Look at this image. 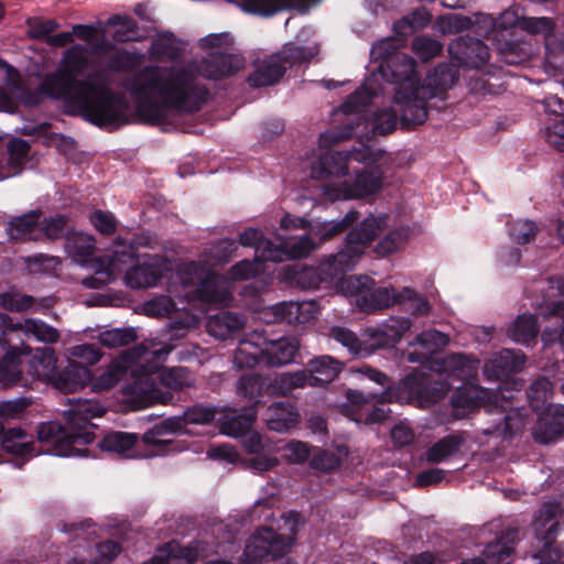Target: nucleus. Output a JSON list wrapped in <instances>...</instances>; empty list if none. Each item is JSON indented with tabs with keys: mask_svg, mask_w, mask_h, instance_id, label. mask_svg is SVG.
Here are the masks:
<instances>
[{
	"mask_svg": "<svg viewBox=\"0 0 564 564\" xmlns=\"http://www.w3.org/2000/svg\"><path fill=\"white\" fill-rule=\"evenodd\" d=\"M86 39L88 41L85 46L75 45L66 51L57 70L46 75L34 91L22 85L14 67L0 59V70L6 74L4 85L25 106L40 104L42 95H46L62 100L67 113L79 116L97 127L121 126L126 123V98L113 91L109 83L96 72V59L105 51L95 43L99 37Z\"/></svg>",
	"mask_w": 564,
	"mask_h": 564,
	"instance_id": "nucleus-1",
	"label": "nucleus"
},
{
	"mask_svg": "<svg viewBox=\"0 0 564 564\" xmlns=\"http://www.w3.org/2000/svg\"><path fill=\"white\" fill-rule=\"evenodd\" d=\"M380 79L394 86L393 101L399 107L400 122L410 130L427 119V101H445L447 90L458 79L457 69L449 64H440L420 85V74L413 57L397 52L380 64L379 73L372 74L340 106L345 115L361 113L382 88Z\"/></svg>",
	"mask_w": 564,
	"mask_h": 564,
	"instance_id": "nucleus-2",
	"label": "nucleus"
},
{
	"mask_svg": "<svg viewBox=\"0 0 564 564\" xmlns=\"http://www.w3.org/2000/svg\"><path fill=\"white\" fill-rule=\"evenodd\" d=\"M124 87L138 100L137 111L147 121H165L166 109L178 113H194L207 101L208 90L195 74L184 67L147 66Z\"/></svg>",
	"mask_w": 564,
	"mask_h": 564,
	"instance_id": "nucleus-3",
	"label": "nucleus"
},
{
	"mask_svg": "<svg viewBox=\"0 0 564 564\" xmlns=\"http://www.w3.org/2000/svg\"><path fill=\"white\" fill-rule=\"evenodd\" d=\"M70 408L64 412L65 427L57 422L39 425L37 440L50 447L36 449V443L21 427L8 429L1 438L2 448L15 456L31 458L42 452L56 456H88V448L82 447L95 441L91 419L105 414L106 408L90 399L69 400Z\"/></svg>",
	"mask_w": 564,
	"mask_h": 564,
	"instance_id": "nucleus-4",
	"label": "nucleus"
},
{
	"mask_svg": "<svg viewBox=\"0 0 564 564\" xmlns=\"http://www.w3.org/2000/svg\"><path fill=\"white\" fill-rule=\"evenodd\" d=\"M389 215H370L359 226L350 230L345 239V246L335 254L329 256L317 267H300L297 264L284 268L286 278L304 290L318 289L328 284L354 269L365 250L389 226Z\"/></svg>",
	"mask_w": 564,
	"mask_h": 564,
	"instance_id": "nucleus-5",
	"label": "nucleus"
},
{
	"mask_svg": "<svg viewBox=\"0 0 564 564\" xmlns=\"http://www.w3.org/2000/svg\"><path fill=\"white\" fill-rule=\"evenodd\" d=\"M453 416L463 419L469 412L484 406L489 414L498 415L492 426L484 429L485 435L511 438L528 424V410L514 405V395L509 393L507 383L491 392L478 384L466 381L455 390L451 398Z\"/></svg>",
	"mask_w": 564,
	"mask_h": 564,
	"instance_id": "nucleus-6",
	"label": "nucleus"
},
{
	"mask_svg": "<svg viewBox=\"0 0 564 564\" xmlns=\"http://www.w3.org/2000/svg\"><path fill=\"white\" fill-rule=\"evenodd\" d=\"M531 409L539 413L532 436L540 444L554 442L564 432V405L552 404V383L546 378L534 380L527 392Z\"/></svg>",
	"mask_w": 564,
	"mask_h": 564,
	"instance_id": "nucleus-7",
	"label": "nucleus"
},
{
	"mask_svg": "<svg viewBox=\"0 0 564 564\" xmlns=\"http://www.w3.org/2000/svg\"><path fill=\"white\" fill-rule=\"evenodd\" d=\"M25 35H107L108 28H119L111 35H126L139 30L138 23L129 15L113 14L106 21H97L93 24H75L73 31L56 33L58 24L52 19L29 18Z\"/></svg>",
	"mask_w": 564,
	"mask_h": 564,
	"instance_id": "nucleus-8",
	"label": "nucleus"
},
{
	"mask_svg": "<svg viewBox=\"0 0 564 564\" xmlns=\"http://www.w3.org/2000/svg\"><path fill=\"white\" fill-rule=\"evenodd\" d=\"M521 10L520 6L514 4L497 18L488 13H477V28L484 32L481 35H490L492 32L510 31L517 28L525 31L529 35H553L555 24L551 18H525Z\"/></svg>",
	"mask_w": 564,
	"mask_h": 564,
	"instance_id": "nucleus-9",
	"label": "nucleus"
},
{
	"mask_svg": "<svg viewBox=\"0 0 564 564\" xmlns=\"http://www.w3.org/2000/svg\"><path fill=\"white\" fill-rule=\"evenodd\" d=\"M340 291L355 297L356 306L362 312H375L399 304L400 292L393 288H376L373 279L367 275H349L339 283Z\"/></svg>",
	"mask_w": 564,
	"mask_h": 564,
	"instance_id": "nucleus-10",
	"label": "nucleus"
},
{
	"mask_svg": "<svg viewBox=\"0 0 564 564\" xmlns=\"http://www.w3.org/2000/svg\"><path fill=\"white\" fill-rule=\"evenodd\" d=\"M562 503L556 500L545 501L533 520V527L538 540L543 542V547L533 555V564H555L563 554L552 544L558 532V518L563 516Z\"/></svg>",
	"mask_w": 564,
	"mask_h": 564,
	"instance_id": "nucleus-11",
	"label": "nucleus"
},
{
	"mask_svg": "<svg viewBox=\"0 0 564 564\" xmlns=\"http://www.w3.org/2000/svg\"><path fill=\"white\" fill-rule=\"evenodd\" d=\"M383 180V173L379 169H360L348 180L324 185L323 194L330 200L368 198L382 189Z\"/></svg>",
	"mask_w": 564,
	"mask_h": 564,
	"instance_id": "nucleus-12",
	"label": "nucleus"
},
{
	"mask_svg": "<svg viewBox=\"0 0 564 564\" xmlns=\"http://www.w3.org/2000/svg\"><path fill=\"white\" fill-rule=\"evenodd\" d=\"M293 536L282 538L270 528L257 530L247 541L243 557L246 564L263 558H278L289 552Z\"/></svg>",
	"mask_w": 564,
	"mask_h": 564,
	"instance_id": "nucleus-13",
	"label": "nucleus"
},
{
	"mask_svg": "<svg viewBox=\"0 0 564 564\" xmlns=\"http://www.w3.org/2000/svg\"><path fill=\"white\" fill-rule=\"evenodd\" d=\"M525 360V355L521 350L502 349L485 364L484 375L488 380H501L500 387L507 383L509 393L516 395L513 391L519 393L523 388V382L518 380L507 382L505 380L509 376L520 372ZM517 400L518 398L514 397V402Z\"/></svg>",
	"mask_w": 564,
	"mask_h": 564,
	"instance_id": "nucleus-14",
	"label": "nucleus"
},
{
	"mask_svg": "<svg viewBox=\"0 0 564 564\" xmlns=\"http://www.w3.org/2000/svg\"><path fill=\"white\" fill-rule=\"evenodd\" d=\"M527 292H540L541 295L533 299L531 305L544 318L564 317V302L561 297L564 294V281L561 278L536 280L527 289Z\"/></svg>",
	"mask_w": 564,
	"mask_h": 564,
	"instance_id": "nucleus-15",
	"label": "nucleus"
},
{
	"mask_svg": "<svg viewBox=\"0 0 564 564\" xmlns=\"http://www.w3.org/2000/svg\"><path fill=\"white\" fill-rule=\"evenodd\" d=\"M126 401L135 410L145 409L155 404H170L173 401V394L170 391H163L156 379L150 375H144L123 388Z\"/></svg>",
	"mask_w": 564,
	"mask_h": 564,
	"instance_id": "nucleus-16",
	"label": "nucleus"
},
{
	"mask_svg": "<svg viewBox=\"0 0 564 564\" xmlns=\"http://www.w3.org/2000/svg\"><path fill=\"white\" fill-rule=\"evenodd\" d=\"M321 313L317 301H283L268 308L264 313L271 315L268 322H285L290 325L306 324L314 321Z\"/></svg>",
	"mask_w": 564,
	"mask_h": 564,
	"instance_id": "nucleus-17",
	"label": "nucleus"
},
{
	"mask_svg": "<svg viewBox=\"0 0 564 564\" xmlns=\"http://www.w3.org/2000/svg\"><path fill=\"white\" fill-rule=\"evenodd\" d=\"M185 299L187 302L197 300L206 304L227 306L232 301L231 283L225 275L213 270Z\"/></svg>",
	"mask_w": 564,
	"mask_h": 564,
	"instance_id": "nucleus-18",
	"label": "nucleus"
},
{
	"mask_svg": "<svg viewBox=\"0 0 564 564\" xmlns=\"http://www.w3.org/2000/svg\"><path fill=\"white\" fill-rule=\"evenodd\" d=\"M346 397L348 403L344 406L345 413L356 423H379L388 416L389 411L382 406H375V394L349 390Z\"/></svg>",
	"mask_w": 564,
	"mask_h": 564,
	"instance_id": "nucleus-19",
	"label": "nucleus"
},
{
	"mask_svg": "<svg viewBox=\"0 0 564 564\" xmlns=\"http://www.w3.org/2000/svg\"><path fill=\"white\" fill-rule=\"evenodd\" d=\"M448 52L459 66L479 68L489 61V48L480 37H455Z\"/></svg>",
	"mask_w": 564,
	"mask_h": 564,
	"instance_id": "nucleus-20",
	"label": "nucleus"
},
{
	"mask_svg": "<svg viewBox=\"0 0 564 564\" xmlns=\"http://www.w3.org/2000/svg\"><path fill=\"white\" fill-rule=\"evenodd\" d=\"M95 238L91 235L72 232L66 238L65 250L74 262L83 267L94 268L97 273L107 275L106 267L109 257L101 261L95 259Z\"/></svg>",
	"mask_w": 564,
	"mask_h": 564,
	"instance_id": "nucleus-21",
	"label": "nucleus"
},
{
	"mask_svg": "<svg viewBox=\"0 0 564 564\" xmlns=\"http://www.w3.org/2000/svg\"><path fill=\"white\" fill-rule=\"evenodd\" d=\"M518 538L516 529H507L496 535L495 541L486 544L482 556L474 557L462 564H512L513 545Z\"/></svg>",
	"mask_w": 564,
	"mask_h": 564,
	"instance_id": "nucleus-22",
	"label": "nucleus"
},
{
	"mask_svg": "<svg viewBox=\"0 0 564 564\" xmlns=\"http://www.w3.org/2000/svg\"><path fill=\"white\" fill-rule=\"evenodd\" d=\"M245 67V58L240 54L210 53L204 58L197 72L206 78L220 79L228 77Z\"/></svg>",
	"mask_w": 564,
	"mask_h": 564,
	"instance_id": "nucleus-23",
	"label": "nucleus"
},
{
	"mask_svg": "<svg viewBox=\"0 0 564 564\" xmlns=\"http://www.w3.org/2000/svg\"><path fill=\"white\" fill-rule=\"evenodd\" d=\"M22 357H28L26 372L28 376L33 380L52 381L55 376L56 369V357L52 348H36L30 351V354L19 355L18 361L22 367ZM22 371V368H20ZM21 377H23L21 375ZM23 379V382L28 383V379Z\"/></svg>",
	"mask_w": 564,
	"mask_h": 564,
	"instance_id": "nucleus-24",
	"label": "nucleus"
},
{
	"mask_svg": "<svg viewBox=\"0 0 564 564\" xmlns=\"http://www.w3.org/2000/svg\"><path fill=\"white\" fill-rule=\"evenodd\" d=\"M161 263L162 257L147 256L142 263L126 271V285L134 290L154 288L162 278Z\"/></svg>",
	"mask_w": 564,
	"mask_h": 564,
	"instance_id": "nucleus-25",
	"label": "nucleus"
},
{
	"mask_svg": "<svg viewBox=\"0 0 564 564\" xmlns=\"http://www.w3.org/2000/svg\"><path fill=\"white\" fill-rule=\"evenodd\" d=\"M300 350V341L292 336H284L263 344V364L267 367H283L294 361Z\"/></svg>",
	"mask_w": 564,
	"mask_h": 564,
	"instance_id": "nucleus-26",
	"label": "nucleus"
},
{
	"mask_svg": "<svg viewBox=\"0 0 564 564\" xmlns=\"http://www.w3.org/2000/svg\"><path fill=\"white\" fill-rule=\"evenodd\" d=\"M263 344L265 336L263 332L254 330L240 339L234 354V366L237 369L252 368L263 364Z\"/></svg>",
	"mask_w": 564,
	"mask_h": 564,
	"instance_id": "nucleus-27",
	"label": "nucleus"
},
{
	"mask_svg": "<svg viewBox=\"0 0 564 564\" xmlns=\"http://www.w3.org/2000/svg\"><path fill=\"white\" fill-rule=\"evenodd\" d=\"M42 216L41 209H34L12 217L6 228L9 238L18 241H40Z\"/></svg>",
	"mask_w": 564,
	"mask_h": 564,
	"instance_id": "nucleus-28",
	"label": "nucleus"
},
{
	"mask_svg": "<svg viewBox=\"0 0 564 564\" xmlns=\"http://www.w3.org/2000/svg\"><path fill=\"white\" fill-rule=\"evenodd\" d=\"M343 369V364L328 355L315 357L306 364V378L310 387H324L334 381Z\"/></svg>",
	"mask_w": 564,
	"mask_h": 564,
	"instance_id": "nucleus-29",
	"label": "nucleus"
},
{
	"mask_svg": "<svg viewBox=\"0 0 564 564\" xmlns=\"http://www.w3.org/2000/svg\"><path fill=\"white\" fill-rule=\"evenodd\" d=\"M286 52L273 54L268 59H264L257 69L249 75L248 84L251 87H265L274 85L284 75L286 70Z\"/></svg>",
	"mask_w": 564,
	"mask_h": 564,
	"instance_id": "nucleus-30",
	"label": "nucleus"
},
{
	"mask_svg": "<svg viewBox=\"0 0 564 564\" xmlns=\"http://www.w3.org/2000/svg\"><path fill=\"white\" fill-rule=\"evenodd\" d=\"M349 171V154L345 151L326 152L312 166L313 178L323 180L327 176L343 177Z\"/></svg>",
	"mask_w": 564,
	"mask_h": 564,
	"instance_id": "nucleus-31",
	"label": "nucleus"
},
{
	"mask_svg": "<svg viewBox=\"0 0 564 564\" xmlns=\"http://www.w3.org/2000/svg\"><path fill=\"white\" fill-rule=\"evenodd\" d=\"M265 422L271 431L286 433L299 424L300 413L289 402H274L267 409Z\"/></svg>",
	"mask_w": 564,
	"mask_h": 564,
	"instance_id": "nucleus-32",
	"label": "nucleus"
},
{
	"mask_svg": "<svg viewBox=\"0 0 564 564\" xmlns=\"http://www.w3.org/2000/svg\"><path fill=\"white\" fill-rule=\"evenodd\" d=\"M318 2L319 0H241V7L246 12L270 17L288 8L306 10Z\"/></svg>",
	"mask_w": 564,
	"mask_h": 564,
	"instance_id": "nucleus-33",
	"label": "nucleus"
},
{
	"mask_svg": "<svg viewBox=\"0 0 564 564\" xmlns=\"http://www.w3.org/2000/svg\"><path fill=\"white\" fill-rule=\"evenodd\" d=\"M31 347L22 344L19 347H11L0 359V386L8 388L11 386H25L20 370L19 355L30 354Z\"/></svg>",
	"mask_w": 564,
	"mask_h": 564,
	"instance_id": "nucleus-34",
	"label": "nucleus"
},
{
	"mask_svg": "<svg viewBox=\"0 0 564 564\" xmlns=\"http://www.w3.org/2000/svg\"><path fill=\"white\" fill-rule=\"evenodd\" d=\"M216 408L204 404H195L187 408L182 415L172 416L164 420V427L181 432L188 424H208L216 416Z\"/></svg>",
	"mask_w": 564,
	"mask_h": 564,
	"instance_id": "nucleus-35",
	"label": "nucleus"
},
{
	"mask_svg": "<svg viewBox=\"0 0 564 564\" xmlns=\"http://www.w3.org/2000/svg\"><path fill=\"white\" fill-rule=\"evenodd\" d=\"M245 325L246 318L243 315L232 312H220L209 317L206 328L210 336L224 340L241 330Z\"/></svg>",
	"mask_w": 564,
	"mask_h": 564,
	"instance_id": "nucleus-36",
	"label": "nucleus"
},
{
	"mask_svg": "<svg viewBox=\"0 0 564 564\" xmlns=\"http://www.w3.org/2000/svg\"><path fill=\"white\" fill-rule=\"evenodd\" d=\"M243 447L253 457L248 459V466L257 471H267L279 464V459L274 456L262 454L264 446L261 435L257 432L247 433L242 441Z\"/></svg>",
	"mask_w": 564,
	"mask_h": 564,
	"instance_id": "nucleus-37",
	"label": "nucleus"
},
{
	"mask_svg": "<svg viewBox=\"0 0 564 564\" xmlns=\"http://www.w3.org/2000/svg\"><path fill=\"white\" fill-rule=\"evenodd\" d=\"M539 330L536 316L534 314H522L509 325L507 335L518 344L530 346L535 343Z\"/></svg>",
	"mask_w": 564,
	"mask_h": 564,
	"instance_id": "nucleus-38",
	"label": "nucleus"
},
{
	"mask_svg": "<svg viewBox=\"0 0 564 564\" xmlns=\"http://www.w3.org/2000/svg\"><path fill=\"white\" fill-rule=\"evenodd\" d=\"M200 542H194L187 546H180L172 542L166 544V558L160 555L152 556L148 564H192L199 558Z\"/></svg>",
	"mask_w": 564,
	"mask_h": 564,
	"instance_id": "nucleus-39",
	"label": "nucleus"
},
{
	"mask_svg": "<svg viewBox=\"0 0 564 564\" xmlns=\"http://www.w3.org/2000/svg\"><path fill=\"white\" fill-rule=\"evenodd\" d=\"M52 381L59 391L74 392L90 381V371L84 366L69 365L57 376H54Z\"/></svg>",
	"mask_w": 564,
	"mask_h": 564,
	"instance_id": "nucleus-40",
	"label": "nucleus"
},
{
	"mask_svg": "<svg viewBox=\"0 0 564 564\" xmlns=\"http://www.w3.org/2000/svg\"><path fill=\"white\" fill-rule=\"evenodd\" d=\"M173 349L174 346L171 344H164L160 348H154L152 343H142L124 351L122 358L129 365H142V361H148L149 359L165 361Z\"/></svg>",
	"mask_w": 564,
	"mask_h": 564,
	"instance_id": "nucleus-41",
	"label": "nucleus"
},
{
	"mask_svg": "<svg viewBox=\"0 0 564 564\" xmlns=\"http://www.w3.org/2000/svg\"><path fill=\"white\" fill-rule=\"evenodd\" d=\"M443 366L451 377L467 380L477 375L479 360L464 354H451L444 358Z\"/></svg>",
	"mask_w": 564,
	"mask_h": 564,
	"instance_id": "nucleus-42",
	"label": "nucleus"
},
{
	"mask_svg": "<svg viewBox=\"0 0 564 564\" xmlns=\"http://www.w3.org/2000/svg\"><path fill=\"white\" fill-rule=\"evenodd\" d=\"M432 20L430 11L420 7L393 23V35H414L425 29Z\"/></svg>",
	"mask_w": 564,
	"mask_h": 564,
	"instance_id": "nucleus-43",
	"label": "nucleus"
},
{
	"mask_svg": "<svg viewBox=\"0 0 564 564\" xmlns=\"http://www.w3.org/2000/svg\"><path fill=\"white\" fill-rule=\"evenodd\" d=\"M213 271V265L207 260H196L182 263L176 269V278L184 288L203 283Z\"/></svg>",
	"mask_w": 564,
	"mask_h": 564,
	"instance_id": "nucleus-44",
	"label": "nucleus"
},
{
	"mask_svg": "<svg viewBox=\"0 0 564 564\" xmlns=\"http://www.w3.org/2000/svg\"><path fill=\"white\" fill-rule=\"evenodd\" d=\"M185 46V41L180 37H156L149 51L150 58L158 62L176 61Z\"/></svg>",
	"mask_w": 564,
	"mask_h": 564,
	"instance_id": "nucleus-45",
	"label": "nucleus"
},
{
	"mask_svg": "<svg viewBox=\"0 0 564 564\" xmlns=\"http://www.w3.org/2000/svg\"><path fill=\"white\" fill-rule=\"evenodd\" d=\"M138 436L127 432H111L102 437L98 443L101 451L134 457L133 447L137 444Z\"/></svg>",
	"mask_w": 564,
	"mask_h": 564,
	"instance_id": "nucleus-46",
	"label": "nucleus"
},
{
	"mask_svg": "<svg viewBox=\"0 0 564 564\" xmlns=\"http://www.w3.org/2000/svg\"><path fill=\"white\" fill-rule=\"evenodd\" d=\"M463 443L464 437L462 434L456 433L447 435L427 448L425 458L432 464L442 463L455 455L460 449Z\"/></svg>",
	"mask_w": 564,
	"mask_h": 564,
	"instance_id": "nucleus-47",
	"label": "nucleus"
},
{
	"mask_svg": "<svg viewBox=\"0 0 564 564\" xmlns=\"http://www.w3.org/2000/svg\"><path fill=\"white\" fill-rule=\"evenodd\" d=\"M307 386L306 371L302 369L280 373L270 382L269 389L273 394L286 397L294 390L303 389Z\"/></svg>",
	"mask_w": 564,
	"mask_h": 564,
	"instance_id": "nucleus-48",
	"label": "nucleus"
},
{
	"mask_svg": "<svg viewBox=\"0 0 564 564\" xmlns=\"http://www.w3.org/2000/svg\"><path fill=\"white\" fill-rule=\"evenodd\" d=\"M328 336L347 348L352 356L366 357L371 355V349L368 348L367 343L347 327L334 326L329 329Z\"/></svg>",
	"mask_w": 564,
	"mask_h": 564,
	"instance_id": "nucleus-49",
	"label": "nucleus"
},
{
	"mask_svg": "<svg viewBox=\"0 0 564 564\" xmlns=\"http://www.w3.org/2000/svg\"><path fill=\"white\" fill-rule=\"evenodd\" d=\"M158 379L162 386L174 391H182L195 383L189 369L181 366L162 368L158 373Z\"/></svg>",
	"mask_w": 564,
	"mask_h": 564,
	"instance_id": "nucleus-50",
	"label": "nucleus"
},
{
	"mask_svg": "<svg viewBox=\"0 0 564 564\" xmlns=\"http://www.w3.org/2000/svg\"><path fill=\"white\" fill-rule=\"evenodd\" d=\"M359 213L356 210L348 212L340 220L323 221L311 228L313 237H318V242L322 243L332 239L333 237L344 232L350 225L357 221Z\"/></svg>",
	"mask_w": 564,
	"mask_h": 564,
	"instance_id": "nucleus-51",
	"label": "nucleus"
},
{
	"mask_svg": "<svg viewBox=\"0 0 564 564\" xmlns=\"http://www.w3.org/2000/svg\"><path fill=\"white\" fill-rule=\"evenodd\" d=\"M135 247H149L151 248L150 237L138 236L133 239L132 245H130L127 250L119 251L113 250L112 254L108 259V263L106 267L107 272V281L110 280L116 272L120 271L119 264H126L128 262L134 261L137 259Z\"/></svg>",
	"mask_w": 564,
	"mask_h": 564,
	"instance_id": "nucleus-52",
	"label": "nucleus"
},
{
	"mask_svg": "<svg viewBox=\"0 0 564 564\" xmlns=\"http://www.w3.org/2000/svg\"><path fill=\"white\" fill-rule=\"evenodd\" d=\"M254 421V414L226 415L219 421V430L221 434L231 437H242L250 431Z\"/></svg>",
	"mask_w": 564,
	"mask_h": 564,
	"instance_id": "nucleus-53",
	"label": "nucleus"
},
{
	"mask_svg": "<svg viewBox=\"0 0 564 564\" xmlns=\"http://www.w3.org/2000/svg\"><path fill=\"white\" fill-rule=\"evenodd\" d=\"M411 230L409 227H400L389 231L377 245L375 251L379 256H387L402 249L409 238Z\"/></svg>",
	"mask_w": 564,
	"mask_h": 564,
	"instance_id": "nucleus-54",
	"label": "nucleus"
},
{
	"mask_svg": "<svg viewBox=\"0 0 564 564\" xmlns=\"http://www.w3.org/2000/svg\"><path fill=\"white\" fill-rule=\"evenodd\" d=\"M398 115L392 108H383L373 112L367 120L375 134H388L393 132L398 126Z\"/></svg>",
	"mask_w": 564,
	"mask_h": 564,
	"instance_id": "nucleus-55",
	"label": "nucleus"
},
{
	"mask_svg": "<svg viewBox=\"0 0 564 564\" xmlns=\"http://www.w3.org/2000/svg\"><path fill=\"white\" fill-rule=\"evenodd\" d=\"M449 389L451 384L446 381H429L425 386L417 390V402L421 408H429L444 399Z\"/></svg>",
	"mask_w": 564,
	"mask_h": 564,
	"instance_id": "nucleus-56",
	"label": "nucleus"
},
{
	"mask_svg": "<svg viewBox=\"0 0 564 564\" xmlns=\"http://www.w3.org/2000/svg\"><path fill=\"white\" fill-rule=\"evenodd\" d=\"M126 373V367L118 361L111 362L98 377L90 378V387L95 392H102L113 388Z\"/></svg>",
	"mask_w": 564,
	"mask_h": 564,
	"instance_id": "nucleus-57",
	"label": "nucleus"
},
{
	"mask_svg": "<svg viewBox=\"0 0 564 564\" xmlns=\"http://www.w3.org/2000/svg\"><path fill=\"white\" fill-rule=\"evenodd\" d=\"M137 330L133 327L112 328L99 334V343L107 348L128 346L137 340Z\"/></svg>",
	"mask_w": 564,
	"mask_h": 564,
	"instance_id": "nucleus-58",
	"label": "nucleus"
},
{
	"mask_svg": "<svg viewBox=\"0 0 564 564\" xmlns=\"http://www.w3.org/2000/svg\"><path fill=\"white\" fill-rule=\"evenodd\" d=\"M284 243L288 260L305 258L319 247V243L314 240L311 232L297 238L288 239Z\"/></svg>",
	"mask_w": 564,
	"mask_h": 564,
	"instance_id": "nucleus-59",
	"label": "nucleus"
},
{
	"mask_svg": "<svg viewBox=\"0 0 564 564\" xmlns=\"http://www.w3.org/2000/svg\"><path fill=\"white\" fill-rule=\"evenodd\" d=\"M449 343L447 334L436 329H427L419 334L412 344L422 347L426 354L432 355L445 348Z\"/></svg>",
	"mask_w": 564,
	"mask_h": 564,
	"instance_id": "nucleus-60",
	"label": "nucleus"
},
{
	"mask_svg": "<svg viewBox=\"0 0 564 564\" xmlns=\"http://www.w3.org/2000/svg\"><path fill=\"white\" fill-rule=\"evenodd\" d=\"M68 218L64 215H52L41 218V240H56L64 237Z\"/></svg>",
	"mask_w": 564,
	"mask_h": 564,
	"instance_id": "nucleus-61",
	"label": "nucleus"
},
{
	"mask_svg": "<svg viewBox=\"0 0 564 564\" xmlns=\"http://www.w3.org/2000/svg\"><path fill=\"white\" fill-rule=\"evenodd\" d=\"M26 336L45 344H54L59 339L56 328L36 318H26Z\"/></svg>",
	"mask_w": 564,
	"mask_h": 564,
	"instance_id": "nucleus-62",
	"label": "nucleus"
},
{
	"mask_svg": "<svg viewBox=\"0 0 564 564\" xmlns=\"http://www.w3.org/2000/svg\"><path fill=\"white\" fill-rule=\"evenodd\" d=\"M236 388L238 395L249 401H257L263 388V378L257 373L243 375L237 381Z\"/></svg>",
	"mask_w": 564,
	"mask_h": 564,
	"instance_id": "nucleus-63",
	"label": "nucleus"
},
{
	"mask_svg": "<svg viewBox=\"0 0 564 564\" xmlns=\"http://www.w3.org/2000/svg\"><path fill=\"white\" fill-rule=\"evenodd\" d=\"M263 271L264 268L262 267L261 261L257 257H254L253 260L245 259L234 264L230 268L228 275L230 280L243 281L253 279Z\"/></svg>",
	"mask_w": 564,
	"mask_h": 564,
	"instance_id": "nucleus-64",
	"label": "nucleus"
}]
</instances>
